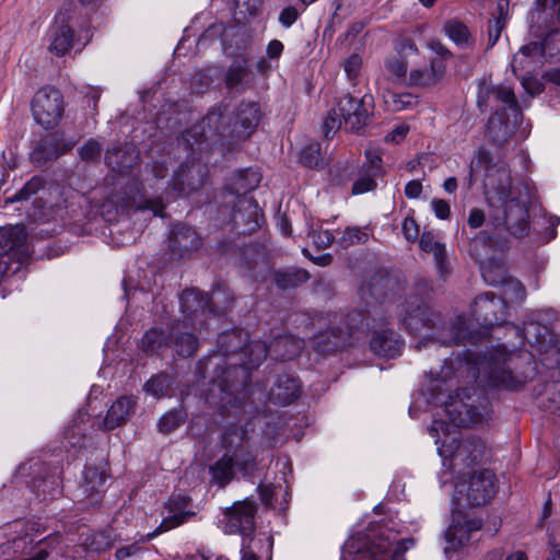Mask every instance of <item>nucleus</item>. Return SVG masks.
I'll return each instance as SVG.
<instances>
[{
    "label": "nucleus",
    "mask_w": 560,
    "mask_h": 560,
    "mask_svg": "<svg viewBox=\"0 0 560 560\" xmlns=\"http://www.w3.org/2000/svg\"><path fill=\"white\" fill-rule=\"evenodd\" d=\"M514 355L504 347H498L485 353L479 362V372L493 388L517 389L523 386L525 380L515 374Z\"/></svg>",
    "instance_id": "obj_5"
},
{
    "label": "nucleus",
    "mask_w": 560,
    "mask_h": 560,
    "mask_svg": "<svg viewBox=\"0 0 560 560\" xmlns=\"http://www.w3.org/2000/svg\"><path fill=\"white\" fill-rule=\"evenodd\" d=\"M43 188L44 179L38 176H34L27 183H25L23 188L18 194H15L13 198H11V201L27 200L31 198V196L35 195Z\"/></svg>",
    "instance_id": "obj_54"
},
{
    "label": "nucleus",
    "mask_w": 560,
    "mask_h": 560,
    "mask_svg": "<svg viewBox=\"0 0 560 560\" xmlns=\"http://www.w3.org/2000/svg\"><path fill=\"white\" fill-rule=\"evenodd\" d=\"M200 244L201 240L196 231L186 224H176L171 232L170 249L179 256L197 249Z\"/></svg>",
    "instance_id": "obj_28"
},
{
    "label": "nucleus",
    "mask_w": 560,
    "mask_h": 560,
    "mask_svg": "<svg viewBox=\"0 0 560 560\" xmlns=\"http://www.w3.org/2000/svg\"><path fill=\"white\" fill-rule=\"evenodd\" d=\"M173 383L174 380L171 375L166 373H159L145 382L143 385V390L145 394L160 399L168 395Z\"/></svg>",
    "instance_id": "obj_42"
},
{
    "label": "nucleus",
    "mask_w": 560,
    "mask_h": 560,
    "mask_svg": "<svg viewBox=\"0 0 560 560\" xmlns=\"http://www.w3.org/2000/svg\"><path fill=\"white\" fill-rule=\"evenodd\" d=\"M105 160L114 171L125 173L137 163L138 152L132 145L113 148L106 152Z\"/></svg>",
    "instance_id": "obj_36"
},
{
    "label": "nucleus",
    "mask_w": 560,
    "mask_h": 560,
    "mask_svg": "<svg viewBox=\"0 0 560 560\" xmlns=\"http://www.w3.org/2000/svg\"><path fill=\"white\" fill-rule=\"evenodd\" d=\"M446 35L457 46L465 47L469 45L470 34L467 26L458 21H450L444 26Z\"/></svg>",
    "instance_id": "obj_47"
},
{
    "label": "nucleus",
    "mask_w": 560,
    "mask_h": 560,
    "mask_svg": "<svg viewBox=\"0 0 560 560\" xmlns=\"http://www.w3.org/2000/svg\"><path fill=\"white\" fill-rule=\"evenodd\" d=\"M233 467V457L229 454H224L211 466L212 480L220 487H224L234 476Z\"/></svg>",
    "instance_id": "obj_43"
},
{
    "label": "nucleus",
    "mask_w": 560,
    "mask_h": 560,
    "mask_svg": "<svg viewBox=\"0 0 560 560\" xmlns=\"http://www.w3.org/2000/svg\"><path fill=\"white\" fill-rule=\"evenodd\" d=\"M106 477L103 470L97 467H85L81 489L86 497L100 494L103 491Z\"/></svg>",
    "instance_id": "obj_40"
},
{
    "label": "nucleus",
    "mask_w": 560,
    "mask_h": 560,
    "mask_svg": "<svg viewBox=\"0 0 560 560\" xmlns=\"http://www.w3.org/2000/svg\"><path fill=\"white\" fill-rule=\"evenodd\" d=\"M102 145L94 139L88 140L80 149L79 154L83 161L94 162L101 158Z\"/></svg>",
    "instance_id": "obj_55"
},
{
    "label": "nucleus",
    "mask_w": 560,
    "mask_h": 560,
    "mask_svg": "<svg viewBox=\"0 0 560 560\" xmlns=\"http://www.w3.org/2000/svg\"><path fill=\"white\" fill-rule=\"evenodd\" d=\"M347 332L334 329L320 335V341L325 342L324 348L327 350H338L345 347L348 338L358 331L372 330L373 317L371 318L365 312L353 311L346 316Z\"/></svg>",
    "instance_id": "obj_14"
},
{
    "label": "nucleus",
    "mask_w": 560,
    "mask_h": 560,
    "mask_svg": "<svg viewBox=\"0 0 560 560\" xmlns=\"http://www.w3.org/2000/svg\"><path fill=\"white\" fill-rule=\"evenodd\" d=\"M260 180L261 174L257 170L250 167L238 171L232 178L231 190L233 194L237 195V201L232 214L235 223L244 221L242 210H245L248 212V220L253 221L255 226L258 224V207L253 198L246 197V194L257 188Z\"/></svg>",
    "instance_id": "obj_7"
},
{
    "label": "nucleus",
    "mask_w": 560,
    "mask_h": 560,
    "mask_svg": "<svg viewBox=\"0 0 560 560\" xmlns=\"http://www.w3.org/2000/svg\"><path fill=\"white\" fill-rule=\"evenodd\" d=\"M446 65L441 59H431L429 67H415L410 70L407 85L410 88L431 89L445 75Z\"/></svg>",
    "instance_id": "obj_24"
},
{
    "label": "nucleus",
    "mask_w": 560,
    "mask_h": 560,
    "mask_svg": "<svg viewBox=\"0 0 560 560\" xmlns=\"http://www.w3.org/2000/svg\"><path fill=\"white\" fill-rule=\"evenodd\" d=\"M245 436L246 432L242 429L228 430L223 435L222 445L232 452L233 464L247 474L255 468V458L248 451Z\"/></svg>",
    "instance_id": "obj_20"
},
{
    "label": "nucleus",
    "mask_w": 560,
    "mask_h": 560,
    "mask_svg": "<svg viewBox=\"0 0 560 560\" xmlns=\"http://www.w3.org/2000/svg\"><path fill=\"white\" fill-rule=\"evenodd\" d=\"M361 67L362 58L358 54L351 55L343 62L345 72L350 80H354L359 75Z\"/></svg>",
    "instance_id": "obj_58"
},
{
    "label": "nucleus",
    "mask_w": 560,
    "mask_h": 560,
    "mask_svg": "<svg viewBox=\"0 0 560 560\" xmlns=\"http://www.w3.org/2000/svg\"><path fill=\"white\" fill-rule=\"evenodd\" d=\"M402 346V339L389 328L386 319L373 317L370 349L374 354L393 359L400 354Z\"/></svg>",
    "instance_id": "obj_12"
},
{
    "label": "nucleus",
    "mask_w": 560,
    "mask_h": 560,
    "mask_svg": "<svg viewBox=\"0 0 560 560\" xmlns=\"http://www.w3.org/2000/svg\"><path fill=\"white\" fill-rule=\"evenodd\" d=\"M480 271L486 282L491 285L502 283L504 300L511 302H523L526 298V290L521 281L505 277V269L502 264L492 260H481Z\"/></svg>",
    "instance_id": "obj_13"
},
{
    "label": "nucleus",
    "mask_w": 560,
    "mask_h": 560,
    "mask_svg": "<svg viewBox=\"0 0 560 560\" xmlns=\"http://www.w3.org/2000/svg\"><path fill=\"white\" fill-rule=\"evenodd\" d=\"M247 334L240 328L224 331L218 337L219 352L223 357L238 354L240 360L231 363L225 372L226 378L233 372L241 371L243 378L248 377V371L258 366L267 357L266 341L254 340L245 345Z\"/></svg>",
    "instance_id": "obj_4"
},
{
    "label": "nucleus",
    "mask_w": 560,
    "mask_h": 560,
    "mask_svg": "<svg viewBox=\"0 0 560 560\" xmlns=\"http://www.w3.org/2000/svg\"><path fill=\"white\" fill-rule=\"evenodd\" d=\"M343 125L342 116L339 115L338 105L334 107L323 122V131L326 138Z\"/></svg>",
    "instance_id": "obj_56"
},
{
    "label": "nucleus",
    "mask_w": 560,
    "mask_h": 560,
    "mask_svg": "<svg viewBox=\"0 0 560 560\" xmlns=\"http://www.w3.org/2000/svg\"><path fill=\"white\" fill-rule=\"evenodd\" d=\"M205 166L200 163H183L175 172L168 187L177 195L187 196L203 185Z\"/></svg>",
    "instance_id": "obj_19"
},
{
    "label": "nucleus",
    "mask_w": 560,
    "mask_h": 560,
    "mask_svg": "<svg viewBox=\"0 0 560 560\" xmlns=\"http://www.w3.org/2000/svg\"><path fill=\"white\" fill-rule=\"evenodd\" d=\"M485 170V192L488 200L503 208V218H491L487 226L474 237L471 246L503 247V232L509 231L516 237H523L528 232V210L517 198L511 197L512 176L505 165H491V155L485 150L478 151L476 159L470 162L467 186L474 184V175L479 170Z\"/></svg>",
    "instance_id": "obj_1"
},
{
    "label": "nucleus",
    "mask_w": 560,
    "mask_h": 560,
    "mask_svg": "<svg viewBox=\"0 0 560 560\" xmlns=\"http://www.w3.org/2000/svg\"><path fill=\"white\" fill-rule=\"evenodd\" d=\"M65 102L60 91L46 85L39 89L32 100V114L35 121L45 129L55 128L62 118Z\"/></svg>",
    "instance_id": "obj_9"
},
{
    "label": "nucleus",
    "mask_w": 560,
    "mask_h": 560,
    "mask_svg": "<svg viewBox=\"0 0 560 560\" xmlns=\"http://www.w3.org/2000/svg\"><path fill=\"white\" fill-rule=\"evenodd\" d=\"M74 141H69L65 143L63 149L58 148V141L55 137L47 138L36 148L33 152V156L35 160H51L57 159L59 155L63 154L65 152L69 151L74 147Z\"/></svg>",
    "instance_id": "obj_41"
},
{
    "label": "nucleus",
    "mask_w": 560,
    "mask_h": 560,
    "mask_svg": "<svg viewBox=\"0 0 560 560\" xmlns=\"http://www.w3.org/2000/svg\"><path fill=\"white\" fill-rule=\"evenodd\" d=\"M545 45L532 42L524 45L513 57L511 66L514 74H532L544 62Z\"/></svg>",
    "instance_id": "obj_23"
},
{
    "label": "nucleus",
    "mask_w": 560,
    "mask_h": 560,
    "mask_svg": "<svg viewBox=\"0 0 560 560\" xmlns=\"http://www.w3.org/2000/svg\"><path fill=\"white\" fill-rule=\"evenodd\" d=\"M173 345L175 346L178 355L188 358L195 354L198 348V339L191 332H184L176 335L175 340H173Z\"/></svg>",
    "instance_id": "obj_48"
},
{
    "label": "nucleus",
    "mask_w": 560,
    "mask_h": 560,
    "mask_svg": "<svg viewBox=\"0 0 560 560\" xmlns=\"http://www.w3.org/2000/svg\"><path fill=\"white\" fill-rule=\"evenodd\" d=\"M445 412L448 420L456 427H469L479 423L482 419L475 406L464 402L458 396L450 398L445 404Z\"/></svg>",
    "instance_id": "obj_25"
},
{
    "label": "nucleus",
    "mask_w": 560,
    "mask_h": 560,
    "mask_svg": "<svg viewBox=\"0 0 560 560\" xmlns=\"http://www.w3.org/2000/svg\"><path fill=\"white\" fill-rule=\"evenodd\" d=\"M509 2L508 0H499L497 3L493 19L489 21L488 25V47L492 48L500 38L501 32L505 26L508 16Z\"/></svg>",
    "instance_id": "obj_39"
},
{
    "label": "nucleus",
    "mask_w": 560,
    "mask_h": 560,
    "mask_svg": "<svg viewBox=\"0 0 560 560\" xmlns=\"http://www.w3.org/2000/svg\"><path fill=\"white\" fill-rule=\"evenodd\" d=\"M177 327H153L145 331L141 339V349L147 353H160L173 345V337Z\"/></svg>",
    "instance_id": "obj_33"
},
{
    "label": "nucleus",
    "mask_w": 560,
    "mask_h": 560,
    "mask_svg": "<svg viewBox=\"0 0 560 560\" xmlns=\"http://www.w3.org/2000/svg\"><path fill=\"white\" fill-rule=\"evenodd\" d=\"M267 353L280 361L292 360L300 354L304 348V340L293 335L275 336L267 345Z\"/></svg>",
    "instance_id": "obj_31"
},
{
    "label": "nucleus",
    "mask_w": 560,
    "mask_h": 560,
    "mask_svg": "<svg viewBox=\"0 0 560 560\" xmlns=\"http://www.w3.org/2000/svg\"><path fill=\"white\" fill-rule=\"evenodd\" d=\"M368 238V233L359 228H347L339 237L338 243L341 247L347 248L355 244H364Z\"/></svg>",
    "instance_id": "obj_52"
},
{
    "label": "nucleus",
    "mask_w": 560,
    "mask_h": 560,
    "mask_svg": "<svg viewBox=\"0 0 560 560\" xmlns=\"http://www.w3.org/2000/svg\"><path fill=\"white\" fill-rule=\"evenodd\" d=\"M136 401L131 397L122 396L117 398L107 411L104 419V428L113 430L125 423L132 413Z\"/></svg>",
    "instance_id": "obj_35"
},
{
    "label": "nucleus",
    "mask_w": 560,
    "mask_h": 560,
    "mask_svg": "<svg viewBox=\"0 0 560 560\" xmlns=\"http://www.w3.org/2000/svg\"><path fill=\"white\" fill-rule=\"evenodd\" d=\"M300 162L311 168H319L324 165L320 154V144L312 142L305 145L300 153Z\"/></svg>",
    "instance_id": "obj_49"
},
{
    "label": "nucleus",
    "mask_w": 560,
    "mask_h": 560,
    "mask_svg": "<svg viewBox=\"0 0 560 560\" xmlns=\"http://www.w3.org/2000/svg\"><path fill=\"white\" fill-rule=\"evenodd\" d=\"M477 104L481 112L497 108L488 121V136L494 143H505L522 120L512 88L482 83L478 89Z\"/></svg>",
    "instance_id": "obj_3"
},
{
    "label": "nucleus",
    "mask_w": 560,
    "mask_h": 560,
    "mask_svg": "<svg viewBox=\"0 0 560 560\" xmlns=\"http://www.w3.org/2000/svg\"><path fill=\"white\" fill-rule=\"evenodd\" d=\"M131 203L140 210H151L154 215H163L164 205L161 198H148L144 187L135 183L130 187Z\"/></svg>",
    "instance_id": "obj_38"
},
{
    "label": "nucleus",
    "mask_w": 560,
    "mask_h": 560,
    "mask_svg": "<svg viewBox=\"0 0 560 560\" xmlns=\"http://www.w3.org/2000/svg\"><path fill=\"white\" fill-rule=\"evenodd\" d=\"M413 546L415 539L412 538L397 539L382 533L376 540L370 544L363 558H368V560H405V553Z\"/></svg>",
    "instance_id": "obj_17"
},
{
    "label": "nucleus",
    "mask_w": 560,
    "mask_h": 560,
    "mask_svg": "<svg viewBox=\"0 0 560 560\" xmlns=\"http://www.w3.org/2000/svg\"><path fill=\"white\" fill-rule=\"evenodd\" d=\"M49 50L57 56L68 54L74 44L72 28L66 23L62 14L57 15L55 24L50 28Z\"/></svg>",
    "instance_id": "obj_29"
},
{
    "label": "nucleus",
    "mask_w": 560,
    "mask_h": 560,
    "mask_svg": "<svg viewBox=\"0 0 560 560\" xmlns=\"http://www.w3.org/2000/svg\"><path fill=\"white\" fill-rule=\"evenodd\" d=\"M187 418L183 409H174L166 412L159 421V430L163 433H170L179 428Z\"/></svg>",
    "instance_id": "obj_50"
},
{
    "label": "nucleus",
    "mask_w": 560,
    "mask_h": 560,
    "mask_svg": "<svg viewBox=\"0 0 560 560\" xmlns=\"http://www.w3.org/2000/svg\"><path fill=\"white\" fill-rule=\"evenodd\" d=\"M84 429L78 422L73 420V423L65 430V440L73 448H80L84 444Z\"/></svg>",
    "instance_id": "obj_53"
},
{
    "label": "nucleus",
    "mask_w": 560,
    "mask_h": 560,
    "mask_svg": "<svg viewBox=\"0 0 560 560\" xmlns=\"http://www.w3.org/2000/svg\"><path fill=\"white\" fill-rule=\"evenodd\" d=\"M419 247L422 252L433 255L435 268L439 275L442 278H445L450 273L445 244L440 242L435 234L427 231L423 232L419 238Z\"/></svg>",
    "instance_id": "obj_32"
},
{
    "label": "nucleus",
    "mask_w": 560,
    "mask_h": 560,
    "mask_svg": "<svg viewBox=\"0 0 560 560\" xmlns=\"http://www.w3.org/2000/svg\"><path fill=\"white\" fill-rule=\"evenodd\" d=\"M371 95H364L360 100L351 95L338 101L339 115L342 116L345 128L351 131H360L370 120Z\"/></svg>",
    "instance_id": "obj_16"
},
{
    "label": "nucleus",
    "mask_w": 560,
    "mask_h": 560,
    "mask_svg": "<svg viewBox=\"0 0 560 560\" xmlns=\"http://www.w3.org/2000/svg\"><path fill=\"white\" fill-rule=\"evenodd\" d=\"M418 48L410 39H402L398 47V55L390 57L385 61L387 72L399 83L407 85L408 82V61L406 55L417 54Z\"/></svg>",
    "instance_id": "obj_27"
},
{
    "label": "nucleus",
    "mask_w": 560,
    "mask_h": 560,
    "mask_svg": "<svg viewBox=\"0 0 560 560\" xmlns=\"http://www.w3.org/2000/svg\"><path fill=\"white\" fill-rule=\"evenodd\" d=\"M383 98L388 109L393 112L411 108L418 103L417 96L411 93H394L387 91L383 94Z\"/></svg>",
    "instance_id": "obj_44"
},
{
    "label": "nucleus",
    "mask_w": 560,
    "mask_h": 560,
    "mask_svg": "<svg viewBox=\"0 0 560 560\" xmlns=\"http://www.w3.org/2000/svg\"><path fill=\"white\" fill-rule=\"evenodd\" d=\"M189 500L184 495L172 497L168 500L167 509L170 514L163 518L161 524L145 536V540H151L158 535L171 530L194 516V512L187 511Z\"/></svg>",
    "instance_id": "obj_22"
},
{
    "label": "nucleus",
    "mask_w": 560,
    "mask_h": 560,
    "mask_svg": "<svg viewBox=\"0 0 560 560\" xmlns=\"http://www.w3.org/2000/svg\"><path fill=\"white\" fill-rule=\"evenodd\" d=\"M140 552L141 547L137 544H132L117 549L115 557L116 560H128L129 558L138 556Z\"/></svg>",
    "instance_id": "obj_64"
},
{
    "label": "nucleus",
    "mask_w": 560,
    "mask_h": 560,
    "mask_svg": "<svg viewBox=\"0 0 560 560\" xmlns=\"http://www.w3.org/2000/svg\"><path fill=\"white\" fill-rule=\"evenodd\" d=\"M538 8H541L542 14L556 15V20L560 25V0H537Z\"/></svg>",
    "instance_id": "obj_59"
},
{
    "label": "nucleus",
    "mask_w": 560,
    "mask_h": 560,
    "mask_svg": "<svg viewBox=\"0 0 560 560\" xmlns=\"http://www.w3.org/2000/svg\"><path fill=\"white\" fill-rule=\"evenodd\" d=\"M438 450L444 467L462 470L479 463L485 455L486 446L479 438L466 436L444 442Z\"/></svg>",
    "instance_id": "obj_6"
},
{
    "label": "nucleus",
    "mask_w": 560,
    "mask_h": 560,
    "mask_svg": "<svg viewBox=\"0 0 560 560\" xmlns=\"http://www.w3.org/2000/svg\"><path fill=\"white\" fill-rule=\"evenodd\" d=\"M272 540L264 533L242 538L241 560H271Z\"/></svg>",
    "instance_id": "obj_26"
},
{
    "label": "nucleus",
    "mask_w": 560,
    "mask_h": 560,
    "mask_svg": "<svg viewBox=\"0 0 560 560\" xmlns=\"http://www.w3.org/2000/svg\"><path fill=\"white\" fill-rule=\"evenodd\" d=\"M300 393L301 385L296 377L290 374H280L269 393V400L284 406L295 400Z\"/></svg>",
    "instance_id": "obj_30"
},
{
    "label": "nucleus",
    "mask_w": 560,
    "mask_h": 560,
    "mask_svg": "<svg viewBox=\"0 0 560 560\" xmlns=\"http://www.w3.org/2000/svg\"><path fill=\"white\" fill-rule=\"evenodd\" d=\"M206 301L209 313L224 314L232 308L234 296L228 287L218 284L210 296L206 295Z\"/></svg>",
    "instance_id": "obj_37"
},
{
    "label": "nucleus",
    "mask_w": 560,
    "mask_h": 560,
    "mask_svg": "<svg viewBox=\"0 0 560 560\" xmlns=\"http://www.w3.org/2000/svg\"><path fill=\"white\" fill-rule=\"evenodd\" d=\"M468 338V324L463 316H459L456 324L452 327V336L450 338L435 337V339L446 346L459 345Z\"/></svg>",
    "instance_id": "obj_51"
},
{
    "label": "nucleus",
    "mask_w": 560,
    "mask_h": 560,
    "mask_svg": "<svg viewBox=\"0 0 560 560\" xmlns=\"http://www.w3.org/2000/svg\"><path fill=\"white\" fill-rule=\"evenodd\" d=\"M249 69L246 61H234L228 69L225 83L229 89H238L246 82Z\"/></svg>",
    "instance_id": "obj_46"
},
{
    "label": "nucleus",
    "mask_w": 560,
    "mask_h": 560,
    "mask_svg": "<svg viewBox=\"0 0 560 560\" xmlns=\"http://www.w3.org/2000/svg\"><path fill=\"white\" fill-rule=\"evenodd\" d=\"M382 168V159L375 152L366 153V162L362 166V171L370 172L372 175L378 176Z\"/></svg>",
    "instance_id": "obj_60"
},
{
    "label": "nucleus",
    "mask_w": 560,
    "mask_h": 560,
    "mask_svg": "<svg viewBox=\"0 0 560 560\" xmlns=\"http://www.w3.org/2000/svg\"><path fill=\"white\" fill-rule=\"evenodd\" d=\"M497 491L495 476L491 470L482 469L474 472L468 481H462L455 486V499L460 504L465 495L467 504L472 506L485 505Z\"/></svg>",
    "instance_id": "obj_10"
},
{
    "label": "nucleus",
    "mask_w": 560,
    "mask_h": 560,
    "mask_svg": "<svg viewBox=\"0 0 560 560\" xmlns=\"http://www.w3.org/2000/svg\"><path fill=\"white\" fill-rule=\"evenodd\" d=\"M517 78L521 79L522 85L528 94L532 96L539 94L542 91L541 83L533 78L530 74H520Z\"/></svg>",
    "instance_id": "obj_62"
},
{
    "label": "nucleus",
    "mask_w": 560,
    "mask_h": 560,
    "mask_svg": "<svg viewBox=\"0 0 560 560\" xmlns=\"http://www.w3.org/2000/svg\"><path fill=\"white\" fill-rule=\"evenodd\" d=\"M256 512L257 506L252 500L235 502L225 513L228 521L224 532L229 535L240 534L242 537L253 535Z\"/></svg>",
    "instance_id": "obj_15"
},
{
    "label": "nucleus",
    "mask_w": 560,
    "mask_h": 560,
    "mask_svg": "<svg viewBox=\"0 0 560 560\" xmlns=\"http://www.w3.org/2000/svg\"><path fill=\"white\" fill-rule=\"evenodd\" d=\"M432 210L436 218L446 220L451 215V207L447 201L443 199H433L431 201Z\"/></svg>",
    "instance_id": "obj_63"
},
{
    "label": "nucleus",
    "mask_w": 560,
    "mask_h": 560,
    "mask_svg": "<svg viewBox=\"0 0 560 560\" xmlns=\"http://www.w3.org/2000/svg\"><path fill=\"white\" fill-rule=\"evenodd\" d=\"M376 175H372L370 172L363 171V175L352 185V194L359 195L373 190L376 187Z\"/></svg>",
    "instance_id": "obj_57"
},
{
    "label": "nucleus",
    "mask_w": 560,
    "mask_h": 560,
    "mask_svg": "<svg viewBox=\"0 0 560 560\" xmlns=\"http://www.w3.org/2000/svg\"><path fill=\"white\" fill-rule=\"evenodd\" d=\"M506 310L508 303L504 299L487 292L475 299L470 314L480 326L488 328L504 322Z\"/></svg>",
    "instance_id": "obj_11"
},
{
    "label": "nucleus",
    "mask_w": 560,
    "mask_h": 560,
    "mask_svg": "<svg viewBox=\"0 0 560 560\" xmlns=\"http://www.w3.org/2000/svg\"><path fill=\"white\" fill-rule=\"evenodd\" d=\"M482 523L478 518H469L467 515L458 512L453 514V521L445 533L448 546L445 550H457L468 544L471 534L480 530Z\"/></svg>",
    "instance_id": "obj_21"
},
{
    "label": "nucleus",
    "mask_w": 560,
    "mask_h": 560,
    "mask_svg": "<svg viewBox=\"0 0 560 560\" xmlns=\"http://www.w3.org/2000/svg\"><path fill=\"white\" fill-rule=\"evenodd\" d=\"M260 116V108L256 102H243L230 115L221 108H214L198 125L187 131L185 141L190 144V138H194L195 142L200 145L212 140L214 136H225L226 133L246 138L258 126Z\"/></svg>",
    "instance_id": "obj_2"
},
{
    "label": "nucleus",
    "mask_w": 560,
    "mask_h": 560,
    "mask_svg": "<svg viewBox=\"0 0 560 560\" xmlns=\"http://www.w3.org/2000/svg\"><path fill=\"white\" fill-rule=\"evenodd\" d=\"M398 318L409 334L428 337L430 336L428 331L436 325L439 314L434 313L422 299L409 296L399 305Z\"/></svg>",
    "instance_id": "obj_8"
},
{
    "label": "nucleus",
    "mask_w": 560,
    "mask_h": 560,
    "mask_svg": "<svg viewBox=\"0 0 560 560\" xmlns=\"http://www.w3.org/2000/svg\"><path fill=\"white\" fill-rule=\"evenodd\" d=\"M308 279V273L305 270H285L278 271L275 275L276 284L282 289H293Z\"/></svg>",
    "instance_id": "obj_45"
},
{
    "label": "nucleus",
    "mask_w": 560,
    "mask_h": 560,
    "mask_svg": "<svg viewBox=\"0 0 560 560\" xmlns=\"http://www.w3.org/2000/svg\"><path fill=\"white\" fill-rule=\"evenodd\" d=\"M401 229L407 241L415 242L419 237V225L413 218H405L401 224Z\"/></svg>",
    "instance_id": "obj_61"
},
{
    "label": "nucleus",
    "mask_w": 560,
    "mask_h": 560,
    "mask_svg": "<svg viewBox=\"0 0 560 560\" xmlns=\"http://www.w3.org/2000/svg\"><path fill=\"white\" fill-rule=\"evenodd\" d=\"M180 310L185 318L196 326L198 317L208 311L206 295L196 289L185 290L180 295Z\"/></svg>",
    "instance_id": "obj_34"
},
{
    "label": "nucleus",
    "mask_w": 560,
    "mask_h": 560,
    "mask_svg": "<svg viewBox=\"0 0 560 560\" xmlns=\"http://www.w3.org/2000/svg\"><path fill=\"white\" fill-rule=\"evenodd\" d=\"M26 230L22 224L0 228V256H10L23 264L30 253L26 246Z\"/></svg>",
    "instance_id": "obj_18"
}]
</instances>
